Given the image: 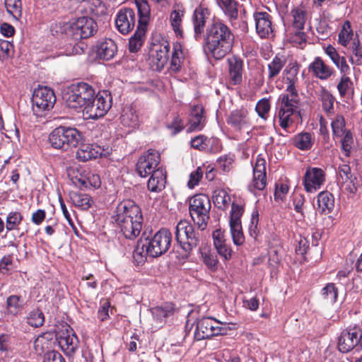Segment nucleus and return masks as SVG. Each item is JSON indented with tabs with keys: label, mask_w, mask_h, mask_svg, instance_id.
<instances>
[{
	"label": "nucleus",
	"mask_w": 362,
	"mask_h": 362,
	"mask_svg": "<svg viewBox=\"0 0 362 362\" xmlns=\"http://www.w3.org/2000/svg\"><path fill=\"white\" fill-rule=\"evenodd\" d=\"M235 35L223 22L214 21L207 28L203 49L208 58L223 59L233 49Z\"/></svg>",
	"instance_id": "f257e3e1"
},
{
	"label": "nucleus",
	"mask_w": 362,
	"mask_h": 362,
	"mask_svg": "<svg viewBox=\"0 0 362 362\" xmlns=\"http://www.w3.org/2000/svg\"><path fill=\"white\" fill-rule=\"evenodd\" d=\"M113 219L127 239L134 240L140 235L144 217L141 208L134 201L121 202L116 207Z\"/></svg>",
	"instance_id": "f03ea898"
},
{
	"label": "nucleus",
	"mask_w": 362,
	"mask_h": 362,
	"mask_svg": "<svg viewBox=\"0 0 362 362\" xmlns=\"http://www.w3.org/2000/svg\"><path fill=\"white\" fill-rule=\"evenodd\" d=\"M199 229H195L187 220H180L175 228V240L182 250V257L188 258L192 250L197 247L202 238Z\"/></svg>",
	"instance_id": "7ed1b4c3"
},
{
	"label": "nucleus",
	"mask_w": 362,
	"mask_h": 362,
	"mask_svg": "<svg viewBox=\"0 0 362 362\" xmlns=\"http://www.w3.org/2000/svg\"><path fill=\"white\" fill-rule=\"evenodd\" d=\"M138 10V25L134 34L129 38V50L132 53L137 52L142 47L150 20V6L147 0H135Z\"/></svg>",
	"instance_id": "20e7f679"
},
{
	"label": "nucleus",
	"mask_w": 362,
	"mask_h": 362,
	"mask_svg": "<svg viewBox=\"0 0 362 362\" xmlns=\"http://www.w3.org/2000/svg\"><path fill=\"white\" fill-rule=\"evenodd\" d=\"M93 87L85 82H79L72 84L69 87L67 92L64 95L66 105L75 110L85 109L86 106L95 96Z\"/></svg>",
	"instance_id": "39448f33"
},
{
	"label": "nucleus",
	"mask_w": 362,
	"mask_h": 362,
	"mask_svg": "<svg viewBox=\"0 0 362 362\" xmlns=\"http://www.w3.org/2000/svg\"><path fill=\"white\" fill-rule=\"evenodd\" d=\"M308 11L303 6L295 7L290 12V24L286 30L289 41L296 45L305 44L307 35L305 25L308 20Z\"/></svg>",
	"instance_id": "423d86ee"
},
{
	"label": "nucleus",
	"mask_w": 362,
	"mask_h": 362,
	"mask_svg": "<svg viewBox=\"0 0 362 362\" xmlns=\"http://www.w3.org/2000/svg\"><path fill=\"white\" fill-rule=\"evenodd\" d=\"M211 208V200L205 194H197L189 200V215L197 228L204 230L210 219L209 212Z\"/></svg>",
	"instance_id": "0eeeda50"
},
{
	"label": "nucleus",
	"mask_w": 362,
	"mask_h": 362,
	"mask_svg": "<svg viewBox=\"0 0 362 362\" xmlns=\"http://www.w3.org/2000/svg\"><path fill=\"white\" fill-rule=\"evenodd\" d=\"M286 71L288 74L286 76L287 86L286 93L281 94L279 97L280 107L298 112L300 96L296 90V83L298 81L297 74L299 71V66L297 64H293Z\"/></svg>",
	"instance_id": "6e6552de"
},
{
	"label": "nucleus",
	"mask_w": 362,
	"mask_h": 362,
	"mask_svg": "<svg viewBox=\"0 0 362 362\" xmlns=\"http://www.w3.org/2000/svg\"><path fill=\"white\" fill-rule=\"evenodd\" d=\"M81 139V134L76 128L59 126L55 128L49 136L51 146L56 149L67 151L76 147Z\"/></svg>",
	"instance_id": "1a4fd4ad"
},
{
	"label": "nucleus",
	"mask_w": 362,
	"mask_h": 362,
	"mask_svg": "<svg viewBox=\"0 0 362 362\" xmlns=\"http://www.w3.org/2000/svg\"><path fill=\"white\" fill-rule=\"evenodd\" d=\"M63 31L66 35L75 40L86 39L93 36L98 30L97 23L93 18L80 17L72 23H63Z\"/></svg>",
	"instance_id": "9d476101"
},
{
	"label": "nucleus",
	"mask_w": 362,
	"mask_h": 362,
	"mask_svg": "<svg viewBox=\"0 0 362 362\" xmlns=\"http://www.w3.org/2000/svg\"><path fill=\"white\" fill-rule=\"evenodd\" d=\"M172 239V233L168 229H160L151 238H145L144 240L146 252L151 257L161 256L170 247Z\"/></svg>",
	"instance_id": "9b49d317"
},
{
	"label": "nucleus",
	"mask_w": 362,
	"mask_h": 362,
	"mask_svg": "<svg viewBox=\"0 0 362 362\" xmlns=\"http://www.w3.org/2000/svg\"><path fill=\"white\" fill-rule=\"evenodd\" d=\"M112 105V97L108 90H100L92 98L83 112L90 119H98L105 116Z\"/></svg>",
	"instance_id": "f8f14e48"
},
{
	"label": "nucleus",
	"mask_w": 362,
	"mask_h": 362,
	"mask_svg": "<svg viewBox=\"0 0 362 362\" xmlns=\"http://www.w3.org/2000/svg\"><path fill=\"white\" fill-rule=\"evenodd\" d=\"M338 349L346 354L354 350L362 351V329L358 326H349L341 332L338 338Z\"/></svg>",
	"instance_id": "ddd939ff"
},
{
	"label": "nucleus",
	"mask_w": 362,
	"mask_h": 362,
	"mask_svg": "<svg viewBox=\"0 0 362 362\" xmlns=\"http://www.w3.org/2000/svg\"><path fill=\"white\" fill-rule=\"evenodd\" d=\"M219 321L212 317H203L197 322L194 332V339L201 341L209 339L214 336L225 335L227 334V328L221 326Z\"/></svg>",
	"instance_id": "4468645a"
},
{
	"label": "nucleus",
	"mask_w": 362,
	"mask_h": 362,
	"mask_svg": "<svg viewBox=\"0 0 362 362\" xmlns=\"http://www.w3.org/2000/svg\"><path fill=\"white\" fill-rule=\"evenodd\" d=\"M160 162V156L158 151L150 148L139 158L136 164V171L140 177H146L162 168L158 166Z\"/></svg>",
	"instance_id": "2eb2a0df"
},
{
	"label": "nucleus",
	"mask_w": 362,
	"mask_h": 362,
	"mask_svg": "<svg viewBox=\"0 0 362 362\" xmlns=\"http://www.w3.org/2000/svg\"><path fill=\"white\" fill-rule=\"evenodd\" d=\"M55 102L56 96L54 90L47 86L39 87L33 92L32 96L33 108L37 115L52 109Z\"/></svg>",
	"instance_id": "dca6fc26"
},
{
	"label": "nucleus",
	"mask_w": 362,
	"mask_h": 362,
	"mask_svg": "<svg viewBox=\"0 0 362 362\" xmlns=\"http://www.w3.org/2000/svg\"><path fill=\"white\" fill-rule=\"evenodd\" d=\"M57 340L62 351L68 356H72L78 348L79 339L69 326L58 332Z\"/></svg>",
	"instance_id": "f3484780"
},
{
	"label": "nucleus",
	"mask_w": 362,
	"mask_h": 362,
	"mask_svg": "<svg viewBox=\"0 0 362 362\" xmlns=\"http://www.w3.org/2000/svg\"><path fill=\"white\" fill-rule=\"evenodd\" d=\"M115 21L117 30L123 35H127L135 26V11L131 8H122L118 11Z\"/></svg>",
	"instance_id": "a211bd4d"
},
{
	"label": "nucleus",
	"mask_w": 362,
	"mask_h": 362,
	"mask_svg": "<svg viewBox=\"0 0 362 362\" xmlns=\"http://www.w3.org/2000/svg\"><path fill=\"white\" fill-rule=\"evenodd\" d=\"M325 180V173L321 168H310L306 170L303 177V185L308 192H314L319 189Z\"/></svg>",
	"instance_id": "6ab92c4d"
},
{
	"label": "nucleus",
	"mask_w": 362,
	"mask_h": 362,
	"mask_svg": "<svg viewBox=\"0 0 362 362\" xmlns=\"http://www.w3.org/2000/svg\"><path fill=\"white\" fill-rule=\"evenodd\" d=\"M228 83L231 86H240L243 81L244 62L243 60L233 56L228 58Z\"/></svg>",
	"instance_id": "aec40b11"
},
{
	"label": "nucleus",
	"mask_w": 362,
	"mask_h": 362,
	"mask_svg": "<svg viewBox=\"0 0 362 362\" xmlns=\"http://www.w3.org/2000/svg\"><path fill=\"white\" fill-rule=\"evenodd\" d=\"M308 72L313 76L322 81L328 80L334 75V69L327 64L320 57H316L308 66Z\"/></svg>",
	"instance_id": "412c9836"
},
{
	"label": "nucleus",
	"mask_w": 362,
	"mask_h": 362,
	"mask_svg": "<svg viewBox=\"0 0 362 362\" xmlns=\"http://www.w3.org/2000/svg\"><path fill=\"white\" fill-rule=\"evenodd\" d=\"M190 145L194 149L211 153L219 152L221 149V141L218 138H208L203 134L192 138Z\"/></svg>",
	"instance_id": "4be33fe9"
},
{
	"label": "nucleus",
	"mask_w": 362,
	"mask_h": 362,
	"mask_svg": "<svg viewBox=\"0 0 362 362\" xmlns=\"http://www.w3.org/2000/svg\"><path fill=\"white\" fill-rule=\"evenodd\" d=\"M154 49L155 54H152L150 58L151 68L160 71L168 61L170 44L168 41H165L160 45H156Z\"/></svg>",
	"instance_id": "5701e85b"
},
{
	"label": "nucleus",
	"mask_w": 362,
	"mask_h": 362,
	"mask_svg": "<svg viewBox=\"0 0 362 362\" xmlns=\"http://www.w3.org/2000/svg\"><path fill=\"white\" fill-rule=\"evenodd\" d=\"M204 109L200 104L192 106L188 118L187 133L198 132L205 126Z\"/></svg>",
	"instance_id": "b1692460"
},
{
	"label": "nucleus",
	"mask_w": 362,
	"mask_h": 362,
	"mask_svg": "<svg viewBox=\"0 0 362 362\" xmlns=\"http://www.w3.org/2000/svg\"><path fill=\"white\" fill-rule=\"evenodd\" d=\"M256 30L261 38L273 36L272 16L267 12H256L254 14Z\"/></svg>",
	"instance_id": "393cba45"
},
{
	"label": "nucleus",
	"mask_w": 362,
	"mask_h": 362,
	"mask_svg": "<svg viewBox=\"0 0 362 362\" xmlns=\"http://www.w3.org/2000/svg\"><path fill=\"white\" fill-rule=\"evenodd\" d=\"M249 112L245 107L231 111L226 118V122L235 130L240 131L250 124Z\"/></svg>",
	"instance_id": "a878e982"
},
{
	"label": "nucleus",
	"mask_w": 362,
	"mask_h": 362,
	"mask_svg": "<svg viewBox=\"0 0 362 362\" xmlns=\"http://www.w3.org/2000/svg\"><path fill=\"white\" fill-rule=\"evenodd\" d=\"M100 146L92 144H81L76 153V158L81 162L97 158L102 156Z\"/></svg>",
	"instance_id": "bb28decb"
},
{
	"label": "nucleus",
	"mask_w": 362,
	"mask_h": 362,
	"mask_svg": "<svg viewBox=\"0 0 362 362\" xmlns=\"http://www.w3.org/2000/svg\"><path fill=\"white\" fill-rule=\"evenodd\" d=\"M199 254L201 255L203 263L209 271L211 272L218 271L219 261L216 253L211 249L210 246L202 244L199 248Z\"/></svg>",
	"instance_id": "cd10ccee"
},
{
	"label": "nucleus",
	"mask_w": 362,
	"mask_h": 362,
	"mask_svg": "<svg viewBox=\"0 0 362 362\" xmlns=\"http://www.w3.org/2000/svg\"><path fill=\"white\" fill-rule=\"evenodd\" d=\"M117 52V45L110 38H106L98 44L96 54L100 59L110 60L114 58Z\"/></svg>",
	"instance_id": "c85d7f7f"
},
{
	"label": "nucleus",
	"mask_w": 362,
	"mask_h": 362,
	"mask_svg": "<svg viewBox=\"0 0 362 362\" xmlns=\"http://www.w3.org/2000/svg\"><path fill=\"white\" fill-rule=\"evenodd\" d=\"M209 15L207 8L199 6L194 11L192 21L196 39L201 37L204 32L206 19Z\"/></svg>",
	"instance_id": "c756f323"
},
{
	"label": "nucleus",
	"mask_w": 362,
	"mask_h": 362,
	"mask_svg": "<svg viewBox=\"0 0 362 362\" xmlns=\"http://www.w3.org/2000/svg\"><path fill=\"white\" fill-rule=\"evenodd\" d=\"M315 138L313 133L301 132L291 139V144L296 148L307 151L311 150L315 144Z\"/></svg>",
	"instance_id": "7c9ffc66"
},
{
	"label": "nucleus",
	"mask_w": 362,
	"mask_h": 362,
	"mask_svg": "<svg viewBox=\"0 0 362 362\" xmlns=\"http://www.w3.org/2000/svg\"><path fill=\"white\" fill-rule=\"evenodd\" d=\"M175 312V305L171 302H165L160 305L151 308V313L154 320L160 323L166 322L167 318L173 316Z\"/></svg>",
	"instance_id": "2f4dec72"
},
{
	"label": "nucleus",
	"mask_w": 362,
	"mask_h": 362,
	"mask_svg": "<svg viewBox=\"0 0 362 362\" xmlns=\"http://www.w3.org/2000/svg\"><path fill=\"white\" fill-rule=\"evenodd\" d=\"M338 175L339 176V182L342 184L348 183L346 189L351 193H356L357 188L355 186L354 181L356 177L351 173V167L348 164H343L338 168Z\"/></svg>",
	"instance_id": "473e14b6"
},
{
	"label": "nucleus",
	"mask_w": 362,
	"mask_h": 362,
	"mask_svg": "<svg viewBox=\"0 0 362 362\" xmlns=\"http://www.w3.org/2000/svg\"><path fill=\"white\" fill-rule=\"evenodd\" d=\"M150 175L147 183L148 189L153 192H161L165 187L166 173L161 168L156 170Z\"/></svg>",
	"instance_id": "72a5a7b5"
},
{
	"label": "nucleus",
	"mask_w": 362,
	"mask_h": 362,
	"mask_svg": "<svg viewBox=\"0 0 362 362\" xmlns=\"http://www.w3.org/2000/svg\"><path fill=\"white\" fill-rule=\"evenodd\" d=\"M185 54L182 45L176 42L173 46V52L170 59V69L175 73L179 72L183 65Z\"/></svg>",
	"instance_id": "f704fd0d"
},
{
	"label": "nucleus",
	"mask_w": 362,
	"mask_h": 362,
	"mask_svg": "<svg viewBox=\"0 0 362 362\" xmlns=\"http://www.w3.org/2000/svg\"><path fill=\"white\" fill-rule=\"evenodd\" d=\"M317 205L321 214H329L334 207V197L328 191H323L318 194Z\"/></svg>",
	"instance_id": "c9c22d12"
},
{
	"label": "nucleus",
	"mask_w": 362,
	"mask_h": 362,
	"mask_svg": "<svg viewBox=\"0 0 362 362\" xmlns=\"http://www.w3.org/2000/svg\"><path fill=\"white\" fill-rule=\"evenodd\" d=\"M185 10L178 6H174L170 15V25L177 36L182 37L183 30L182 22L184 17Z\"/></svg>",
	"instance_id": "e433bc0d"
},
{
	"label": "nucleus",
	"mask_w": 362,
	"mask_h": 362,
	"mask_svg": "<svg viewBox=\"0 0 362 362\" xmlns=\"http://www.w3.org/2000/svg\"><path fill=\"white\" fill-rule=\"evenodd\" d=\"M319 99L322 103V110L327 114V116L334 114V103L335 101L334 96L326 89L322 87L319 94Z\"/></svg>",
	"instance_id": "4c0bfd02"
},
{
	"label": "nucleus",
	"mask_w": 362,
	"mask_h": 362,
	"mask_svg": "<svg viewBox=\"0 0 362 362\" xmlns=\"http://www.w3.org/2000/svg\"><path fill=\"white\" fill-rule=\"evenodd\" d=\"M223 13L230 19L235 20L238 16V2L235 0H216Z\"/></svg>",
	"instance_id": "58836bf2"
},
{
	"label": "nucleus",
	"mask_w": 362,
	"mask_h": 362,
	"mask_svg": "<svg viewBox=\"0 0 362 362\" xmlns=\"http://www.w3.org/2000/svg\"><path fill=\"white\" fill-rule=\"evenodd\" d=\"M120 119L124 126L134 128L139 123V116L136 110L132 106H127L123 109Z\"/></svg>",
	"instance_id": "ea45409f"
},
{
	"label": "nucleus",
	"mask_w": 362,
	"mask_h": 362,
	"mask_svg": "<svg viewBox=\"0 0 362 362\" xmlns=\"http://www.w3.org/2000/svg\"><path fill=\"white\" fill-rule=\"evenodd\" d=\"M78 184L81 189L98 188L100 187L101 181L98 174L89 171L84 176L78 179Z\"/></svg>",
	"instance_id": "a19ab883"
},
{
	"label": "nucleus",
	"mask_w": 362,
	"mask_h": 362,
	"mask_svg": "<svg viewBox=\"0 0 362 362\" xmlns=\"http://www.w3.org/2000/svg\"><path fill=\"white\" fill-rule=\"evenodd\" d=\"M85 8L92 16L91 18L107 14V8L101 0H89L86 3Z\"/></svg>",
	"instance_id": "79ce46f5"
},
{
	"label": "nucleus",
	"mask_w": 362,
	"mask_h": 362,
	"mask_svg": "<svg viewBox=\"0 0 362 362\" xmlns=\"http://www.w3.org/2000/svg\"><path fill=\"white\" fill-rule=\"evenodd\" d=\"M341 98H345L354 94V83L348 75H341L337 86Z\"/></svg>",
	"instance_id": "37998d69"
},
{
	"label": "nucleus",
	"mask_w": 362,
	"mask_h": 362,
	"mask_svg": "<svg viewBox=\"0 0 362 362\" xmlns=\"http://www.w3.org/2000/svg\"><path fill=\"white\" fill-rule=\"evenodd\" d=\"M331 128L334 138L342 137L349 129H346V121L344 117L341 115H337L331 122Z\"/></svg>",
	"instance_id": "c03bdc74"
},
{
	"label": "nucleus",
	"mask_w": 362,
	"mask_h": 362,
	"mask_svg": "<svg viewBox=\"0 0 362 362\" xmlns=\"http://www.w3.org/2000/svg\"><path fill=\"white\" fill-rule=\"evenodd\" d=\"M7 13L15 20L19 21L23 15V4L21 0H4Z\"/></svg>",
	"instance_id": "a18cd8bd"
},
{
	"label": "nucleus",
	"mask_w": 362,
	"mask_h": 362,
	"mask_svg": "<svg viewBox=\"0 0 362 362\" xmlns=\"http://www.w3.org/2000/svg\"><path fill=\"white\" fill-rule=\"evenodd\" d=\"M353 37L354 31L351 23L346 21L338 34V42L343 47H347L350 42L354 39Z\"/></svg>",
	"instance_id": "49530a36"
},
{
	"label": "nucleus",
	"mask_w": 362,
	"mask_h": 362,
	"mask_svg": "<svg viewBox=\"0 0 362 362\" xmlns=\"http://www.w3.org/2000/svg\"><path fill=\"white\" fill-rule=\"evenodd\" d=\"M297 112L289 110L286 108L280 107L278 112V118L280 127L286 132H288V129L294 122L293 116Z\"/></svg>",
	"instance_id": "de8ad7c7"
},
{
	"label": "nucleus",
	"mask_w": 362,
	"mask_h": 362,
	"mask_svg": "<svg viewBox=\"0 0 362 362\" xmlns=\"http://www.w3.org/2000/svg\"><path fill=\"white\" fill-rule=\"evenodd\" d=\"M71 199L74 204L82 210L89 209L94 203L92 197L86 194L74 193Z\"/></svg>",
	"instance_id": "09e8293b"
},
{
	"label": "nucleus",
	"mask_w": 362,
	"mask_h": 362,
	"mask_svg": "<svg viewBox=\"0 0 362 362\" xmlns=\"http://www.w3.org/2000/svg\"><path fill=\"white\" fill-rule=\"evenodd\" d=\"M285 64L286 61L279 55H276L272 62L268 64V78L272 80L277 76Z\"/></svg>",
	"instance_id": "8fccbe9b"
},
{
	"label": "nucleus",
	"mask_w": 362,
	"mask_h": 362,
	"mask_svg": "<svg viewBox=\"0 0 362 362\" xmlns=\"http://www.w3.org/2000/svg\"><path fill=\"white\" fill-rule=\"evenodd\" d=\"M341 138V150L344 156L349 158L351 155V152L354 145V134L349 130Z\"/></svg>",
	"instance_id": "3c124183"
},
{
	"label": "nucleus",
	"mask_w": 362,
	"mask_h": 362,
	"mask_svg": "<svg viewBox=\"0 0 362 362\" xmlns=\"http://www.w3.org/2000/svg\"><path fill=\"white\" fill-rule=\"evenodd\" d=\"M23 220V216L20 211L9 212L6 218V228L8 231L18 230Z\"/></svg>",
	"instance_id": "603ef678"
},
{
	"label": "nucleus",
	"mask_w": 362,
	"mask_h": 362,
	"mask_svg": "<svg viewBox=\"0 0 362 362\" xmlns=\"http://www.w3.org/2000/svg\"><path fill=\"white\" fill-rule=\"evenodd\" d=\"M21 297L17 295L9 296L6 299V309L8 315H17L22 309Z\"/></svg>",
	"instance_id": "864d4df0"
},
{
	"label": "nucleus",
	"mask_w": 362,
	"mask_h": 362,
	"mask_svg": "<svg viewBox=\"0 0 362 362\" xmlns=\"http://www.w3.org/2000/svg\"><path fill=\"white\" fill-rule=\"evenodd\" d=\"M230 201V196L225 189L217 190L216 194L214 197V204L221 210L226 209L229 206Z\"/></svg>",
	"instance_id": "5fc2aeb1"
},
{
	"label": "nucleus",
	"mask_w": 362,
	"mask_h": 362,
	"mask_svg": "<svg viewBox=\"0 0 362 362\" xmlns=\"http://www.w3.org/2000/svg\"><path fill=\"white\" fill-rule=\"evenodd\" d=\"M146 256L148 255L146 252L145 243L141 239L137 242L135 250L133 252V259L137 265L144 264L146 261Z\"/></svg>",
	"instance_id": "6e6d98bb"
},
{
	"label": "nucleus",
	"mask_w": 362,
	"mask_h": 362,
	"mask_svg": "<svg viewBox=\"0 0 362 362\" xmlns=\"http://www.w3.org/2000/svg\"><path fill=\"white\" fill-rule=\"evenodd\" d=\"M44 322V314L39 308L33 309L27 316V323L33 327H40Z\"/></svg>",
	"instance_id": "4d7b16f0"
},
{
	"label": "nucleus",
	"mask_w": 362,
	"mask_h": 362,
	"mask_svg": "<svg viewBox=\"0 0 362 362\" xmlns=\"http://www.w3.org/2000/svg\"><path fill=\"white\" fill-rule=\"evenodd\" d=\"M267 186V175L253 174L251 183L248 185V190L256 194V191H262Z\"/></svg>",
	"instance_id": "13d9d810"
},
{
	"label": "nucleus",
	"mask_w": 362,
	"mask_h": 362,
	"mask_svg": "<svg viewBox=\"0 0 362 362\" xmlns=\"http://www.w3.org/2000/svg\"><path fill=\"white\" fill-rule=\"evenodd\" d=\"M271 109V103L269 98H262L255 106V111L258 116L266 120L269 117V113Z\"/></svg>",
	"instance_id": "bf43d9fd"
},
{
	"label": "nucleus",
	"mask_w": 362,
	"mask_h": 362,
	"mask_svg": "<svg viewBox=\"0 0 362 362\" xmlns=\"http://www.w3.org/2000/svg\"><path fill=\"white\" fill-rule=\"evenodd\" d=\"M338 292V288L334 283H328L321 290V295L324 299L334 303L337 300Z\"/></svg>",
	"instance_id": "052dcab7"
},
{
	"label": "nucleus",
	"mask_w": 362,
	"mask_h": 362,
	"mask_svg": "<svg viewBox=\"0 0 362 362\" xmlns=\"http://www.w3.org/2000/svg\"><path fill=\"white\" fill-rule=\"evenodd\" d=\"M244 213V206L232 204L230 213V225L241 224V217Z\"/></svg>",
	"instance_id": "680f3d73"
},
{
	"label": "nucleus",
	"mask_w": 362,
	"mask_h": 362,
	"mask_svg": "<svg viewBox=\"0 0 362 362\" xmlns=\"http://www.w3.org/2000/svg\"><path fill=\"white\" fill-rule=\"evenodd\" d=\"M233 242L235 245H242L245 242V236L242 230V225H230Z\"/></svg>",
	"instance_id": "e2e57ef3"
},
{
	"label": "nucleus",
	"mask_w": 362,
	"mask_h": 362,
	"mask_svg": "<svg viewBox=\"0 0 362 362\" xmlns=\"http://www.w3.org/2000/svg\"><path fill=\"white\" fill-rule=\"evenodd\" d=\"M349 49L352 54L356 57V64L362 65V47L358 36L351 43Z\"/></svg>",
	"instance_id": "0e129e2a"
},
{
	"label": "nucleus",
	"mask_w": 362,
	"mask_h": 362,
	"mask_svg": "<svg viewBox=\"0 0 362 362\" xmlns=\"http://www.w3.org/2000/svg\"><path fill=\"white\" fill-rule=\"evenodd\" d=\"M233 161L234 160L232 156L228 155H223L220 156L216 160V163L217 166L223 172L228 173L231 170Z\"/></svg>",
	"instance_id": "69168bd1"
},
{
	"label": "nucleus",
	"mask_w": 362,
	"mask_h": 362,
	"mask_svg": "<svg viewBox=\"0 0 362 362\" xmlns=\"http://www.w3.org/2000/svg\"><path fill=\"white\" fill-rule=\"evenodd\" d=\"M0 50L2 52L1 57L7 59L13 55L14 45L11 42L8 40H0Z\"/></svg>",
	"instance_id": "338daca9"
},
{
	"label": "nucleus",
	"mask_w": 362,
	"mask_h": 362,
	"mask_svg": "<svg viewBox=\"0 0 362 362\" xmlns=\"http://www.w3.org/2000/svg\"><path fill=\"white\" fill-rule=\"evenodd\" d=\"M203 170L201 167H198L195 170L192 171L189 175V179L187 186L189 189H194L198 185L203 177Z\"/></svg>",
	"instance_id": "774afa93"
}]
</instances>
